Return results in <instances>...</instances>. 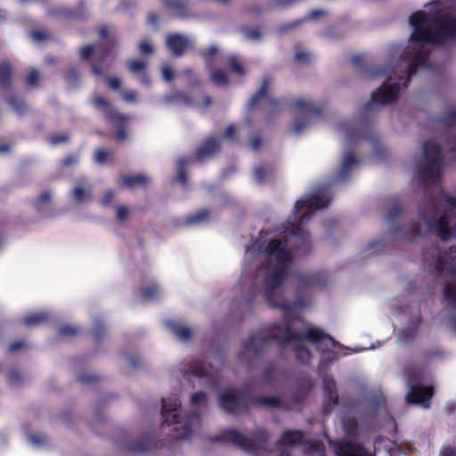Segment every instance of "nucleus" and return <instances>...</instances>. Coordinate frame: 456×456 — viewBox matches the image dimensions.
Wrapping results in <instances>:
<instances>
[{
	"label": "nucleus",
	"instance_id": "nucleus-26",
	"mask_svg": "<svg viewBox=\"0 0 456 456\" xmlns=\"http://www.w3.org/2000/svg\"><path fill=\"white\" fill-rule=\"evenodd\" d=\"M240 33L248 41L256 42L262 38V34L256 27H243L240 28Z\"/></svg>",
	"mask_w": 456,
	"mask_h": 456
},
{
	"label": "nucleus",
	"instance_id": "nucleus-60",
	"mask_svg": "<svg viewBox=\"0 0 456 456\" xmlns=\"http://www.w3.org/2000/svg\"><path fill=\"white\" fill-rule=\"evenodd\" d=\"M261 144V140L259 137H254L250 141V147L254 151H257Z\"/></svg>",
	"mask_w": 456,
	"mask_h": 456
},
{
	"label": "nucleus",
	"instance_id": "nucleus-56",
	"mask_svg": "<svg viewBox=\"0 0 456 456\" xmlns=\"http://www.w3.org/2000/svg\"><path fill=\"white\" fill-rule=\"evenodd\" d=\"M51 200H52L51 193L49 191H45L39 195L37 200L40 204H47L51 201Z\"/></svg>",
	"mask_w": 456,
	"mask_h": 456
},
{
	"label": "nucleus",
	"instance_id": "nucleus-32",
	"mask_svg": "<svg viewBox=\"0 0 456 456\" xmlns=\"http://www.w3.org/2000/svg\"><path fill=\"white\" fill-rule=\"evenodd\" d=\"M210 80L216 86H223L228 84L227 76L223 70H216L210 74Z\"/></svg>",
	"mask_w": 456,
	"mask_h": 456
},
{
	"label": "nucleus",
	"instance_id": "nucleus-6",
	"mask_svg": "<svg viewBox=\"0 0 456 456\" xmlns=\"http://www.w3.org/2000/svg\"><path fill=\"white\" fill-rule=\"evenodd\" d=\"M432 254L436 255L434 267L437 274L456 281V245L451 246L444 251L434 248Z\"/></svg>",
	"mask_w": 456,
	"mask_h": 456
},
{
	"label": "nucleus",
	"instance_id": "nucleus-25",
	"mask_svg": "<svg viewBox=\"0 0 456 456\" xmlns=\"http://www.w3.org/2000/svg\"><path fill=\"white\" fill-rule=\"evenodd\" d=\"M167 104L172 105H187L190 104L189 98L182 92H173L164 98Z\"/></svg>",
	"mask_w": 456,
	"mask_h": 456
},
{
	"label": "nucleus",
	"instance_id": "nucleus-10",
	"mask_svg": "<svg viewBox=\"0 0 456 456\" xmlns=\"http://www.w3.org/2000/svg\"><path fill=\"white\" fill-rule=\"evenodd\" d=\"M433 396V389L431 387H414L411 386L407 393L405 399L408 403L418 404L422 408L430 406V400Z\"/></svg>",
	"mask_w": 456,
	"mask_h": 456
},
{
	"label": "nucleus",
	"instance_id": "nucleus-43",
	"mask_svg": "<svg viewBox=\"0 0 456 456\" xmlns=\"http://www.w3.org/2000/svg\"><path fill=\"white\" fill-rule=\"evenodd\" d=\"M232 69L240 76L245 74L244 68L240 65V61L237 57L232 56L229 60Z\"/></svg>",
	"mask_w": 456,
	"mask_h": 456
},
{
	"label": "nucleus",
	"instance_id": "nucleus-53",
	"mask_svg": "<svg viewBox=\"0 0 456 456\" xmlns=\"http://www.w3.org/2000/svg\"><path fill=\"white\" fill-rule=\"evenodd\" d=\"M115 195L114 192L111 191H107L104 192V194L102 197V204L103 206H109L111 201L113 200Z\"/></svg>",
	"mask_w": 456,
	"mask_h": 456
},
{
	"label": "nucleus",
	"instance_id": "nucleus-57",
	"mask_svg": "<svg viewBox=\"0 0 456 456\" xmlns=\"http://www.w3.org/2000/svg\"><path fill=\"white\" fill-rule=\"evenodd\" d=\"M121 84V81L118 77H112L108 79V85L111 89H118Z\"/></svg>",
	"mask_w": 456,
	"mask_h": 456
},
{
	"label": "nucleus",
	"instance_id": "nucleus-30",
	"mask_svg": "<svg viewBox=\"0 0 456 456\" xmlns=\"http://www.w3.org/2000/svg\"><path fill=\"white\" fill-rule=\"evenodd\" d=\"M254 179L256 183H263L270 174V167L266 165H259L254 168Z\"/></svg>",
	"mask_w": 456,
	"mask_h": 456
},
{
	"label": "nucleus",
	"instance_id": "nucleus-47",
	"mask_svg": "<svg viewBox=\"0 0 456 456\" xmlns=\"http://www.w3.org/2000/svg\"><path fill=\"white\" fill-rule=\"evenodd\" d=\"M121 96L128 103H135L137 101V94L135 91L133 90H125L122 91Z\"/></svg>",
	"mask_w": 456,
	"mask_h": 456
},
{
	"label": "nucleus",
	"instance_id": "nucleus-23",
	"mask_svg": "<svg viewBox=\"0 0 456 456\" xmlns=\"http://www.w3.org/2000/svg\"><path fill=\"white\" fill-rule=\"evenodd\" d=\"M443 298L452 308L456 309V287L446 281L443 289Z\"/></svg>",
	"mask_w": 456,
	"mask_h": 456
},
{
	"label": "nucleus",
	"instance_id": "nucleus-51",
	"mask_svg": "<svg viewBox=\"0 0 456 456\" xmlns=\"http://www.w3.org/2000/svg\"><path fill=\"white\" fill-rule=\"evenodd\" d=\"M66 80L70 85H75L77 82L78 75L74 69H70L68 71L66 75Z\"/></svg>",
	"mask_w": 456,
	"mask_h": 456
},
{
	"label": "nucleus",
	"instance_id": "nucleus-52",
	"mask_svg": "<svg viewBox=\"0 0 456 456\" xmlns=\"http://www.w3.org/2000/svg\"><path fill=\"white\" fill-rule=\"evenodd\" d=\"M162 77L165 81L170 82L173 78V71L170 67L164 65L161 68Z\"/></svg>",
	"mask_w": 456,
	"mask_h": 456
},
{
	"label": "nucleus",
	"instance_id": "nucleus-18",
	"mask_svg": "<svg viewBox=\"0 0 456 456\" xmlns=\"http://www.w3.org/2000/svg\"><path fill=\"white\" fill-rule=\"evenodd\" d=\"M323 389L328 402L325 403V411H331L333 406L337 404L338 394L334 379L330 377L325 376L323 378Z\"/></svg>",
	"mask_w": 456,
	"mask_h": 456
},
{
	"label": "nucleus",
	"instance_id": "nucleus-55",
	"mask_svg": "<svg viewBox=\"0 0 456 456\" xmlns=\"http://www.w3.org/2000/svg\"><path fill=\"white\" fill-rule=\"evenodd\" d=\"M440 456H456V451L452 446H444L441 449Z\"/></svg>",
	"mask_w": 456,
	"mask_h": 456
},
{
	"label": "nucleus",
	"instance_id": "nucleus-64",
	"mask_svg": "<svg viewBox=\"0 0 456 456\" xmlns=\"http://www.w3.org/2000/svg\"><path fill=\"white\" fill-rule=\"evenodd\" d=\"M296 59L300 61H305L308 60V56L306 53L298 52L296 54Z\"/></svg>",
	"mask_w": 456,
	"mask_h": 456
},
{
	"label": "nucleus",
	"instance_id": "nucleus-50",
	"mask_svg": "<svg viewBox=\"0 0 456 456\" xmlns=\"http://www.w3.org/2000/svg\"><path fill=\"white\" fill-rule=\"evenodd\" d=\"M186 164V161L182 159V160H179L177 162V165H178V174L176 175V181L181 183H184L185 181H186V175L185 173L183 172V170L182 169V167Z\"/></svg>",
	"mask_w": 456,
	"mask_h": 456
},
{
	"label": "nucleus",
	"instance_id": "nucleus-42",
	"mask_svg": "<svg viewBox=\"0 0 456 456\" xmlns=\"http://www.w3.org/2000/svg\"><path fill=\"white\" fill-rule=\"evenodd\" d=\"M139 51L141 53L150 54L154 52V46L150 40L143 39L139 44Z\"/></svg>",
	"mask_w": 456,
	"mask_h": 456
},
{
	"label": "nucleus",
	"instance_id": "nucleus-20",
	"mask_svg": "<svg viewBox=\"0 0 456 456\" xmlns=\"http://www.w3.org/2000/svg\"><path fill=\"white\" fill-rule=\"evenodd\" d=\"M147 65V61L144 60H131L127 62L129 70L134 74H138L140 81L144 85L150 84V79L146 74L143 73V70L146 69Z\"/></svg>",
	"mask_w": 456,
	"mask_h": 456
},
{
	"label": "nucleus",
	"instance_id": "nucleus-37",
	"mask_svg": "<svg viewBox=\"0 0 456 456\" xmlns=\"http://www.w3.org/2000/svg\"><path fill=\"white\" fill-rule=\"evenodd\" d=\"M110 159V152L103 149H98L94 152V162L99 165L107 163Z\"/></svg>",
	"mask_w": 456,
	"mask_h": 456
},
{
	"label": "nucleus",
	"instance_id": "nucleus-35",
	"mask_svg": "<svg viewBox=\"0 0 456 456\" xmlns=\"http://www.w3.org/2000/svg\"><path fill=\"white\" fill-rule=\"evenodd\" d=\"M9 103L11 104L12 110L19 116L25 114L27 112V110H28V106L22 100L10 99Z\"/></svg>",
	"mask_w": 456,
	"mask_h": 456
},
{
	"label": "nucleus",
	"instance_id": "nucleus-22",
	"mask_svg": "<svg viewBox=\"0 0 456 456\" xmlns=\"http://www.w3.org/2000/svg\"><path fill=\"white\" fill-rule=\"evenodd\" d=\"M119 183L127 188L134 186H144L149 183V177L144 175H124L120 178Z\"/></svg>",
	"mask_w": 456,
	"mask_h": 456
},
{
	"label": "nucleus",
	"instance_id": "nucleus-48",
	"mask_svg": "<svg viewBox=\"0 0 456 456\" xmlns=\"http://www.w3.org/2000/svg\"><path fill=\"white\" fill-rule=\"evenodd\" d=\"M77 329L70 325H66L59 329L58 333L61 337H70L76 335Z\"/></svg>",
	"mask_w": 456,
	"mask_h": 456
},
{
	"label": "nucleus",
	"instance_id": "nucleus-3",
	"mask_svg": "<svg viewBox=\"0 0 456 456\" xmlns=\"http://www.w3.org/2000/svg\"><path fill=\"white\" fill-rule=\"evenodd\" d=\"M456 123V110L451 114ZM419 179L425 187L434 186L436 196L430 200L419 212L406 232L389 230L379 237L370 240L365 246L366 254L379 256L386 253L392 242L398 237L413 240L417 236L424 235L434 230L443 240L456 238V199L448 197L440 188L442 174V157L440 145L433 140L425 142L422 159L417 167Z\"/></svg>",
	"mask_w": 456,
	"mask_h": 456
},
{
	"label": "nucleus",
	"instance_id": "nucleus-11",
	"mask_svg": "<svg viewBox=\"0 0 456 456\" xmlns=\"http://www.w3.org/2000/svg\"><path fill=\"white\" fill-rule=\"evenodd\" d=\"M297 287L305 288H323L328 282L327 274L321 271H313L301 273L297 278Z\"/></svg>",
	"mask_w": 456,
	"mask_h": 456
},
{
	"label": "nucleus",
	"instance_id": "nucleus-49",
	"mask_svg": "<svg viewBox=\"0 0 456 456\" xmlns=\"http://www.w3.org/2000/svg\"><path fill=\"white\" fill-rule=\"evenodd\" d=\"M235 134V127L232 125H230L225 128L224 139L229 141L230 142H234L236 141Z\"/></svg>",
	"mask_w": 456,
	"mask_h": 456
},
{
	"label": "nucleus",
	"instance_id": "nucleus-7",
	"mask_svg": "<svg viewBox=\"0 0 456 456\" xmlns=\"http://www.w3.org/2000/svg\"><path fill=\"white\" fill-rule=\"evenodd\" d=\"M93 103L94 108L102 111L109 122L117 129V138L119 141H124L126 134L123 126L128 121V117L117 112L102 96H94Z\"/></svg>",
	"mask_w": 456,
	"mask_h": 456
},
{
	"label": "nucleus",
	"instance_id": "nucleus-44",
	"mask_svg": "<svg viewBox=\"0 0 456 456\" xmlns=\"http://www.w3.org/2000/svg\"><path fill=\"white\" fill-rule=\"evenodd\" d=\"M27 440L36 448H39L45 444V438L40 435H29L27 436Z\"/></svg>",
	"mask_w": 456,
	"mask_h": 456
},
{
	"label": "nucleus",
	"instance_id": "nucleus-39",
	"mask_svg": "<svg viewBox=\"0 0 456 456\" xmlns=\"http://www.w3.org/2000/svg\"><path fill=\"white\" fill-rule=\"evenodd\" d=\"M191 374L197 378L212 377V370L201 365H196L191 370Z\"/></svg>",
	"mask_w": 456,
	"mask_h": 456
},
{
	"label": "nucleus",
	"instance_id": "nucleus-62",
	"mask_svg": "<svg viewBox=\"0 0 456 456\" xmlns=\"http://www.w3.org/2000/svg\"><path fill=\"white\" fill-rule=\"evenodd\" d=\"M66 140H67V137L64 135L53 136L51 138V143L55 145V144L61 143L62 142H65Z\"/></svg>",
	"mask_w": 456,
	"mask_h": 456
},
{
	"label": "nucleus",
	"instance_id": "nucleus-29",
	"mask_svg": "<svg viewBox=\"0 0 456 456\" xmlns=\"http://www.w3.org/2000/svg\"><path fill=\"white\" fill-rule=\"evenodd\" d=\"M339 133L345 136V140L351 142L356 139L360 135V130L355 127H350L348 126H340Z\"/></svg>",
	"mask_w": 456,
	"mask_h": 456
},
{
	"label": "nucleus",
	"instance_id": "nucleus-13",
	"mask_svg": "<svg viewBox=\"0 0 456 456\" xmlns=\"http://www.w3.org/2000/svg\"><path fill=\"white\" fill-rule=\"evenodd\" d=\"M166 45L174 56L179 57L190 48L191 40L185 36L173 34L167 37Z\"/></svg>",
	"mask_w": 456,
	"mask_h": 456
},
{
	"label": "nucleus",
	"instance_id": "nucleus-5",
	"mask_svg": "<svg viewBox=\"0 0 456 456\" xmlns=\"http://www.w3.org/2000/svg\"><path fill=\"white\" fill-rule=\"evenodd\" d=\"M295 108L305 121L296 120L292 126V132L296 134L303 133L307 129L314 121L318 119L322 115V110L311 99L300 98L294 102Z\"/></svg>",
	"mask_w": 456,
	"mask_h": 456
},
{
	"label": "nucleus",
	"instance_id": "nucleus-36",
	"mask_svg": "<svg viewBox=\"0 0 456 456\" xmlns=\"http://www.w3.org/2000/svg\"><path fill=\"white\" fill-rule=\"evenodd\" d=\"M304 450H307V453L311 456H324L323 448L316 443H309L304 445Z\"/></svg>",
	"mask_w": 456,
	"mask_h": 456
},
{
	"label": "nucleus",
	"instance_id": "nucleus-58",
	"mask_svg": "<svg viewBox=\"0 0 456 456\" xmlns=\"http://www.w3.org/2000/svg\"><path fill=\"white\" fill-rule=\"evenodd\" d=\"M413 338V334H412V330L411 329H410L409 330H404L401 332V335H400V338L403 341V342H408L409 340H411V338Z\"/></svg>",
	"mask_w": 456,
	"mask_h": 456
},
{
	"label": "nucleus",
	"instance_id": "nucleus-8",
	"mask_svg": "<svg viewBox=\"0 0 456 456\" xmlns=\"http://www.w3.org/2000/svg\"><path fill=\"white\" fill-rule=\"evenodd\" d=\"M260 436L261 437H257L256 436L254 437H247L236 430L227 429L220 435V440L224 442H231L244 451L250 452L262 447V438H265V436L264 434H260Z\"/></svg>",
	"mask_w": 456,
	"mask_h": 456
},
{
	"label": "nucleus",
	"instance_id": "nucleus-34",
	"mask_svg": "<svg viewBox=\"0 0 456 456\" xmlns=\"http://www.w3.org/2000/svg\"><path fill=\"white\" fill-rule=\"evenodd\" d=\"M268 83L269 81L267 79L263 80L260 89L250 98L248 102V105L250 108L254 107L256 104V102L265 95Z\"/></svg>",
	"mask_w": 456,
	"mask_h": 456
},
{
	"label": "nucleus",
	"instance_id": "nucleus-61",
	"mask_svg": "<svg viewBox=\"0 0 456 456\" xmlns=\"http://www.w3.org/2000/svg\"><path fill=\"white\" fill-rule=\"evenodd\" d=\"M23 346H24V342L17 341V342L12 343L10 346V351L16 352V351H18L19 349H20Z\"/></svg>",
	"mask_w": 456,
	"mask_h": 456
},
{
	"label": "nucleus",
	"instance_id": "nucleus-19",
	"mask_svg": "<svg viewBox=\"0 0 456 456\" xmlns=\"http://www.w3.org/2000/svg\"><path fill=\"white\" fill-rule=\"evenodd\" d=\"M221 138H208L198 150L196 155L199 159H206L213 156L219 151Z\"/></svg>",
	"mask_w": 456,
	"mask_h": 456
},
{
	"label": "nucleus",
	"instance_id": "nucleus-28",
	"mask_svg": "<svg viewBox=\"0 0 456 456\" xmlns=\"http://www.w3.org/2000/svg\"><path fill=\"white\" fill-rule=\"evenodd\" d=\"M150 447V442L146 438H142L139 441L133 442L128 444V451L134 453H142Z\"/></svg>",
	"mask_w": 456,
	"mask_h": 456
},
{
	"label": "nucleus",
	"instance_id": "nucleus-14",
	"mask_svg": "<svg viewBox=\"0 0 456 456\" xmlns=\"http://www.w3.org/2000/svg\"><path fill=\"white\" fill-rule=\"evenodd\" d=\"M358 164V159L351 151H345L338 171V180L346 179L356 168Z\"/></svg>",
	"mask_w": 456,
	"mask_h": 456
},
{
	"label": "nucleus",
	"instance_id": "nucleus-1",
	"mask_svg": "<svg viewBox=\"0 0 456 456\" xmlns=\"http://www.w3.org/2000/svg\"><path fill=\"white\" fill-rule=\"evenodd\" d=\"M330 201L327 189L315 190L296 201L287 223L279 228L276 235L256 239L246 247L245 262H257V269L251 285L254 295L263 292L270 307L278 308L283 314L284 322L275 323L268 329L252 334L244 343L240 358L247 361L262 350L265 339H273L281 346L293 347L297 360L308 363L311 349L322 352V361H332L339 355H346L347 349L337 344L321 330L305 326L301 333L291 330L292 323L300 319V313L311 303L297 297L293 303L287 299L285 279L292 261L312 251V239L306 229L312 214L326 208Z\"/></svg>",
	"mask_w": 456,
	"mask_h": 456
},
{
	"label": "nucleus",
	"instance_id": "nucleus-63",
	"mask_svg": "<svg viewBox=\"0 0 456 456\" xmlns=\"http://www.w3.org/2000/svg\"><path fill=\"white\" fill-rule=\"evenodd\" d=\"M92 69H93V73H94V76H96V77L102 76V68L99 65L93 63L92 64Z\"/></svg>",
	"mask_w": 456,
	"mask_h": 456
},
{
	"label": "nucleus",
	"instance_id": "nucleus-38",
	"mask_svg": "<svg viewBox=\"0 0 456 456\" xmlns=\"http://www.w3.org/2000/svg\"><path fill=\"white\" fill-rule=\"evenodd\" d=\"M343 426L346 433L349 436H357V424L354 419H343Z\"/></svg>",
	"mask_w": 456,
	"mask_h": 456
},
{
	"label": "nucleus",
	"instance_id": "nucleus-24",
	"mask_svg": "<svg viewBox=\"0 0 456 456\" xmlns=\"http://www.w3.org/2000/svg\"><path fill=\"white\" fill-rule=\"evenodd\" d=\"M141 297L145 300H156L161 297L163 291L157 284H150L142 289Z\"/></svg>",
	"mask_w": 456,
	"mask_h": 456
},
{
	"label": "nucleus",
	"instance_id": "nucleus-41",
	"mask_svg": "<svg viewBox=\"0 0 456 456\" xmlns=\"http://www.w3.org/2000/svg\"><path fill=\"white\" fill-rule=\"evenodd\" d=\"M258 403L267 407V408H276L279 407L281 403L277 398L268 396V397H261L258 399Z\"/></svg>",
	"mask_w": 456,
	"mask_h": 456
},
{
	"label": "nucleus",
	"instance_id": "nucleus-31",
	"mask_svg": "<svg viewBox=\"0 0 456 456\" xmlns=\"http://www.w3.org/2000/svg\"><path fill=\"white\" fill-rule=\"evenodd\" d=\"M207 403L208 396L204 392H197L191 396V405L194 408H203Z\"/></svg>",
	"mask_w": 456,
	"mask_h": 456
},
{
	"label": "nucleus",
	"instance_id": "nucleus-17",
	"mask_svg": "<svg viewBox=\"0 0 456 456\" xmlns=\"http://www.w3.org/2000/svg\"><path fill=\"white\" fill-rule=\"evenodd\" d=\"M72 199L77 204H85L92 200V187L87 183H76L71 191Z\"/></svg>",
	"mask_w": 456,
	"mask_h": 456
},
{
	"label": "nucleus",
	"instance_id": "nucleus-40",
	"mask_svg": "<svg viewBox=\"0 0 456 456\" xmlns=\"http://www.w3.org/2000/svg\"><path fill=\"white\" fill-rule=\"evenodd\" d=\"M10 77V66L4 62L0 64V86L7 85Z\"/></svg>",
	"mask_w": 456,
	"mask_h": 456
},
{
	"label": "nucleus",
	"instance_id": "nucleus-45",
	"mask_svg": "<svg viewBox=\"0 0 456 456\" xmlns=\"http://www.w3.org/2000/svg\"><path fill=\"white\" fill-rule=\"evenodd\" d=\"M129 209L124 205H120L117 208L116 217L118 221L124 222L128 218Z\"/></svg>",
	"mask_w": 456,
	"mask_h": 456
},
{
	"label": "nucleus",
	"instance_id": "nucleus-27",
	"mask_svg": "<svg viewBox=\"0 0 456 456\" xmlns=\"http://www.w3.org/2000/svg\"><path fill=\"white\" fill-rule=\"evenodd\" d=\"M104 53L100 47H94L92 45H86L80 49V57L82 60H89L91 56L94 58H102Z\"/></svg>",
	"mask_w": 456,
	"mask_h": 456
},
{
	"label": "nucleus",
	"instance_id": "nucleus-15",
	"mask_svg": "<svg viewBox=\"0 0 456 456\" xmlns=\"http://www.w3.org/2000/svg\"><path fill=\"white\" fill-rule=\"evenodd\" d=\"M165 326L169 333L180 341L185 342L191 336V330L179 321L167 320L165 322Z\"/></svg>",
	"mask_w": 456,
	"mask_h": 456
},
{
	"label": "nucleus",
	"instance_id": "nucleus-4",
	"mask_svg": "<svg viewBox=\"0 0 456 456\" xmlns=\"http://www.w3.org/2000/svg\"><path fill=\"white\" fill-rule=\"evenodd\" d=\"M162 416L164 423L174 426V437L176 439H190L200 428L198 414H186L181 409L180 398L174 395L163 399Z\"/></svg>",
	"mask_w": 456,
	"mask_h": 456
},
{
	"label": "nucleus",
	"instance_id": "nucleus-12",
	"mask_svg": "<svg viewBox=\"0 0 456 456\" xmlns=\"http://www.w3.org/2000/svg\"><path fill=\"white\" fill-rule=\"evenodd\" d=\"M332 448L338 456H370L362 446L345 440L334 443Z\"/></svg>",
	"mask_w": 456,
	"mask_h": 456
},
{
	"label": "nucleus",
	"instance_id": "nucleus-2",
	"mask_svg": "<svg viewBox=\"0 0 456 456\" xmlns=\"http://www.w3.org/2000/svg\"><path fill=\"white\" fill-rule=\"evenodd\" d=\"M410 24L412 32L400 58L385 68H372L366 71L365 76L369 79L387 77L386 82L372 93L371 102L366 104L367 109L374 103L395 102L402 86H408L414 73L435 69L430 56L433 45L452 42L456 38V14L445 13L436 17L417 12L410 17Z\"/></svg>",
	"mask_w": 456,
	"mask_h": 456
},
{
	"label": "nucleus",
	"instance_id": "nucleus-46",
	"mask_svg": "<svg viewBox=\"0 0 456 456\" xmlns=\"http://www.w3.org/2000/svg\"><path fill=\"white\" fill-rule=\"evenodd\" d=\"M40 79L39 72L37 69H31L27 77V84L30 87H34L37 85Z\"/></svg>",
	"mask_w": 456,
	"mask_h": 456
},
{
	"label": "nucleus",
	"instance_id": "nucleus-16",
	"mask_svg": "<svg viewBox=\"0 0 456 456\" xmlns=\"http://www.w3.org/2000/svg\"><path fill=\"white\" fill-rule=\"evenodd\" d=\"M303 439L302 434L298 431H287L280 440L282 447L281 456H291L290 449L297 446Z\"/></svg>",
	"mask_w": 456,
	"mask_h": 456
},
{
	"label": "nucleus",
	"instance_id": "nucleus-59",
	"mask_svg": "<svg viewBox=\"0 0 456 456\" xmlns=\"http://www.w3.org/2000/svg\"><path fill=\"white\" fill-rule=\"evenodd\" d=\"M30 37L35 41H41L45 38V35L40 31H31L30 32Z\"/></svg>",
	"mask_w": 456,
	"mask_h": 456
},
{
	"label": "nucleus",
	"instance_id": "nucleus-9",
	"mask_svg": "<svg viewBox=\"0 0 456 456\" xmlns=\"http://www.w3.org/2000/svg\"><path fill=\"white\" fill-rule=\"evenodd\" d=\"M247 399L243 393L234 388H228L218 397L219 407L225 411H235L245 406Z\"/></svg>",
	"mask_w": 456,
	"mask_h": 456
},
{
	"label": "nucleus",
	"instance_id": "nucleus-33",
	"mask_svg": "<svg viewBox=\"0 0 456 456\" xmlns=\"http://www.w3.org/2000/svg\"><path fill=\"white\" fill-rule=\"evenodd\" d=\"M209 216H210L209 211L203 209V210H200V211L195 213L194 215L191 216L188 218V222L190 224H202V223L207 222L209 219Z\"/></svg>",
	"mask_w": 456,
	"mask_h": 456
},
{
	"label": "nucleus",
	"instance_id": "nucleus-54",
	"mask_svg": "<svg viewBox=\"0 0 456 456\" xmlns=\"http://www.w3.org/2000/svg\"><path fill=\"white\" fill-rule=\"evenodd\" d=\"M218 52V48L216 45H210L206 52L203 53V57L206 60V62L208 64L209 58L214 56Z\"/></svg>",
	"mask_w": 456,
	"mask_h": 456
},
{
	"label": "nucleus",
	"instance_id": "nucleus-21",
	"mask_svg": "<svg viewBox=\"0 0 456 456\" xmlns=\"http://www.w3.org/2000/svg\"><path fill=\"white\" fill-rule=\"evenodd\" d=\"M49 319V314L45 311L31 313L22 319V323L27 327H36L45 323Z\"/></svg>",
	"mask_w": 456,
	"mask_h": 456
}]
</instances>
